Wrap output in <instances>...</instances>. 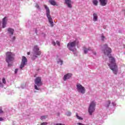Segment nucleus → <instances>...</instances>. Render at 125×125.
I'll use <instances>...</instances> for the list:
<instances>
[{"mask_svg": "<svg viewBox=\"0 0 125 125\" xmlns=\"http://www.w3.org/2000/svg\"><path fill=\"white\" fill-rule=\"evenodd\" d=\"M104 48H105V50L104 51V54L106 55V56H108V57L109 58V62L108 63V65L111 70L113 71L114 74H115V75H117V73H118V66L116 64L115 58L112 57V55H111L112 49L108 47L107 44L104 45Z\"/></svg>", "mask_w": 125, "mask_h": 125, "instance_id": "nucleus-1", "label": "nucleus"}, {"mask_svg": "<svg viewBox=\"0 0 125 125\" xmlns=\"http://www.w3.org/2000/svg\"><path fill=\"white\" fill-rule=\"evenodd\" d=\"M14 56L15 55L11 52H7L6 53V62L8 63V67L12 66V63L10 62H12L14 60Z\"/></svg>", "mask_w": 125, "mask_h": 125, "instance_id": "nucleus-2", "label": "nucleus"}, {"mask_svg": "<svg viewBox=\"0 0 125 125\" xmlns=\"http://www.w3.org/2000/svg\"><path fill=\"white\" fill-rule=\"evenodd\" d=\"M96 106V103H95V101H93L91 102L88 109V112L90 116H92V114L94 113L95 111Z\"/></svg>", "mask_w": 125, "mask_h": 125, "instance_id": "nucleus-3", "label": "nucleus"}, {"mask_svg": "<svg viewBox=\"0 0 125 125\" xmlns=\"http://www.w3.org/2000/svg\"><path fill=\"white\" fill-rule=\"evenodd\" d=\"M44 7L46 9V16L48 18L49 23L51 25V27H53V21L50 16V11L49 10V8L46 6V5H44Z\"/></svg>", "mask_w": 125, "mask_h": 125, "instance_id": "nucleus-4", "label": "nucleus"}, {"mask_svg": "<svg viewBox=\"0 0 125 125\" xmlns=\"http://www.w3.org/2000/svg\"><path fill=\"white\" fill-rule=\"evenodd\" d=\"M34 83L35 89H36V90H40V88L39 87L42 85V78L40 77H37L34 81Z\"/></svg>", "mask_w": 125, "mask_h": 125, "instance_id": "nucleus-5", "label": "nucleus"}, {"mask_svg": "<svg viewBox=\"0 0 125 125\" xmlns=\"http://www.w3.org/2000/svg\"><path fill=\"white\" fill-rule=\"evenodd\" d=\"M76 45H77L76 41L69 42L67 44V48H68V49L73 52H76L77 51V49H76Z\"/></svg>", "mask_w": 125, "mask_h": 125, "instance_id": "nucleus-6", "label": "nucleus"}, {"mask_svg": "<svg viewBox=\"0 0 125 125\" xmlns=\"http://www.w3.org/2000/svg\"><path fill=\"white\" fill-rule=\"evenodd\" d=\"M76 90L78 93H81V94H84L85 93V88L80 83L76 84Z\"/></svg>", "mask_w": 125, "mask_h": 125, "instance_id": "nucleus-7", "label": "nucleus"}, {"mask_svg": "<svg viewBox=\"0 0 125 125\" xmlns=\"http://www.w3.org/2000/svg\"><path fill=\"white\" fill-rule=\"evenodd\" d=\"M83 50L84 51V53H85V54H86V53L89 52V51H91V52H92L94 55H96V52L94 51V50L92 48H90V47L86 48L85 47H84L83 48Z\"/></svg>", "mask_w": 125, "mask_h": 125, "instance_id": "nucleus-8", "label": "nucleus"}, {"mask_svg": "<svg viewBox=\"0 0 125 125\" xmlns=\"http://www.w3.org/2000/svg\"><path fill=\"white\" fill-rule=\"evenodd\" d=\"M27 58L25 56H22L21 60V63L20 66V69H23L25 65H27Z\"/></svg>", "mask_w": 125, "mask_h": 125, "instance_id": "nucleus-9", "label": "nucleus"}, {"mask_svg": "<svg viewBox=\"0 0 125 125\" xmlns=\"http://www.w3.org/2000/svg\"><path fill=\"white\" fill-rule=\"evenodd\" d=\"M33 52L34 55H41V54H42V52L40 51L39 46L37 45L34 46L33 48Z\"/></svg>", "mask_w": 125, "mask_h": 125, "instance_id": "nucleus-10", "label": "nucleus"}, {"mask_svg": "<svg viewBox=\"0 0 125 125\" xmlns=\"http://www.w3.org/2000/svg\"><path fill=\"white\" fill-rule=\"evenodd\" d=\"M64 3L68 8L73 7V1H72V0H64Z\"/></svg>", "mask_w": 125, "mask_h": 125, "instance_id": "nucleus-11", "label": "nucleus"}, {"mask_svg": "<svg viewBox=\"0 0 125 125\" xmlns=\"http://www.w3.org/2000/svg\"><path fill=\"white\" fill-rule=\"evenodd\" d=\"M6 24H7V17H5L2 20V28L4 29L6 27Z\"/></svg>", "mask_w": 125, "mask_h": 125, "instance_id": "nucleus-12", "label": "nucleus"}, {"mask_svg": "<svg viewBox=\"0 0 125 125\" xmlns=\"http://www.w3.org/2000/svg\"><path fill=\"white\" fill-rule=\"evenodd\" d=\"M100 1V5L102 6H105L107 5V3H108L107 0H99Z\"/></svg>", "mask_w": 125, "mask_h": 125, "instance_id": "nucleus-13", "label": "nucleus"}, {"mask_svg": "<svg viewBox=\"0 0 125 125\" xmlns=\"http://www.w3.org/2000/svg\"><path fill=\"white\" fill-rule=\"evenodd\" d=\"M93 21L94 22L98 21V15H97V13L93 14Z\"/></svg>", "mask_w": 125, "mask_h": 125, "instance_id": "nucleus-14", "label": "nucleus"}, {"mask_svg": "<svg viewBox=\"0 0 125 125\" xmlns=\"http://www.w3.org/2000/svg\"><path fill=\"white\" fill-rule=\"evenodd\" d=\"M72 77V74L68 73L66 75H65L63 77V81H66L67 80H69Z\"/></svg>", "mask_w": 125, "mask_h": 125, "instance_id": "nucleus-15", "label": "nucleus"}, {"mask_svg": "<svg viewBox=\"0 0 125 125\" xmlns=\"http://www.w3.org/2000/svg\"><path fill=\"white\" fill-rule=\"evenodd\" d=\"M56 59L57 64H60V65H63V61H62L61 59L59 58L58 56H57Z\"/></svg>", "mask_w": 125, "mask_h": 125, "instance_id": "nucleus-16", "label": "nucleus"}, {"mask_svg": "<svg viewBox=\"0 0 125 125\" xmlns=\"http://www.w3.org/2000/svg\"><path fill=\"white\" fill-rule=\"evenodd\" d=\"M49 0V3H50V4H51V5H54L55 6L56 5L57 6V3L56 2V1H55V0Z\"/></svg>", "mask_w": 125, "mask_h": 125, "instance_id": "nucleus-17", "label": "nucleus"}, {"mask_svg": "<svg viewBox=\"0 0 125 125\" xmlns=\"http://www.w3.org/2000/svg\"><path fill=\"white\" fill-rule=\"evenodd\" d=\"M14 33V30L12 28L8 29V33L9 34L10 36H12Z\"/></svg>", "mask_w": 125, "mask_h": 125, "instance_id": "nucleus-18", "label": "nucleus"}, {"mask_svg": "<svg viewBox=\"0 0 125 125\" xmlns=\"http://www.w3.org/2000/svg\"><path fill=\"white\" fill-rule=\"evenodd\" d=\"M92 3L95 6H97L98 5V0H93Z\"/></svg>", "mask_w": 125, "mask_h": 125, "instance_id": "nucleus-19", "label": "nucleus"}, {"mask_svg": "<svg viewBox=\"0 0 125 125\" xmlns=\"http://www.w3.org/2000/svg\"><path fill=\"white\" fill-rule=\"evenodd\" d=\"M101 39L102 42H104V41H106V37L104 36V34H103L101 35Z\"/></svg>", "mask_w": 125, "mask_h": 125, "instance_id": "nucleus-20", "label": "nucleus"}, {"mask_svg": "<svg viewBox=\"0 0 125 125\" xmlns=\"http://www.w3.org/2000/svg\"><path fill=\"white\" fill-rule=\"evenodd\" d=\"M110 104H111V101L108 100L105 102V106L108 107L110 105Z\"/></svg>", "mask_w": 125, "mask_h": 125, "instance_id": "nucleus-21", "label": "nucleus"}, {"mask_svg": "<svg viewBox=\"0 0 125 125\" xmlns=\"http://www.w3.org/2000/svg\"><path fill=\"white\" fill-rule=\"evenodd\" d=\"M46 118H47V116H46V115L42 116L41 117V120H45V119H46Z\"/></svg>", "mask_w": 125, "mask_h": 125, "instance_id": "nucleus-22", "label": "nucleus"}, {"mask_svg": "<svg viewBox=\"0 0 125 125\" xmlns=\"http://www.w3.org/2000/svg\"><path fill=\"white\" fill-rule=\"evenodd\" d=\"M76 116L77 119H78V120H83V118L81 117L80 116H78V113L76 114Z\"/></svg>", "mask_w": 125, "mask_h": 125, "instance_id": "nucleus-23", "label": "nucleus"}, {"mask_svg": "<svg viewBox=\"0 0 125 125\" xmlns=\"http://www.w3.org/2000/svg\"><path fill=\"white\" fill-rule=\"evenodd\" d=\"M71 114H72V113H71V112H69V111H68V112H67L65 113V115H66V116H71Z\"/></svg>", "mask_w": 125, "mask_h": 125, "instance_id": "nucleus-24", "label": "nucleus"}, {"mask_svg": "<svg viewBox=\"0 0 125 125\" xmlns=\"http://www.w3.org/2000/svg\"><path fill=\"white\" fill-rule=\"evenodd\" d=\"M2 81L3 83H4V84H5V83H6V81H5V79L3 78L2 79Z\"/></svg>", "mask_w": 125, "mask_h": 125, "instance_id": "nucleus-25", "label": "nucleus"}, {"mask_svg": "<svg viewBox=\"0 0 125 125\" xmlns=\"http://www.w3.org/2000/svg\"><path fill=\"white\" fill-rule=\"evenodd\" d=\"M56 44H57V45H58V46H60V42H59V41H56Z\"/></svg>", "mask_w": 125, "mask_h": 125, "instance_id": "nucleus-26", "label": "nucleus"}, {"mask_svg": "<svg viewBox=\"0 0 125 125\" xmlns=\"http://www.w3.org/2000/svg\"><path fill=\"white\" fill-rule=\"evenodd\" d=\"M5 120V118H1V117H0V122H2V121H4Z\"/></svg>", "mask_w": 125, "mask_h": 125, "instance_id": "nucleus-27", "label": "nucleus"}, {"mask_svg": "<svg viewBox=\"0 0 125 125\" xmlns=\"http://www.w3.org/2000/svg\"><path fill=\"white\" fill-rule=\"evenodd\" d=\"M0 87H3V84L2 83L0 82Z\"/></svg>", "mask_w": 125, "mask_h": 125, "instance_id": "nucleus-28", "label": "nucleus"}, {"mask_svg": "<svg viewBox=\"0 0 125 125\" xmlns=\"http://www.w3.org/2000/svg\"><path fill=\"white\" fill-rule=\"evenodd\" d=\"M18 72V69H16L15 70V74H17Z\"/></svg>", "mask_w": 125, "mask_h": 125, "instance_id": "nucleus-29", "label": "nucleus"}, {"mask_svg": "<svg viewBox=\"0 0 125 125\" xmlns=\"http://www.w3.org/2000/svg\"><path fill=\"white\" fill-rule=\"evenodd\" d=\"M35 7H36V8H40V6H39L38 4H36Z\"/></svg>", "mask_w": 125, "mask_h": 125, "instance_id": "nucleus-30", "label": "nucleus"}, {"mask_svg": "<svg viewBox=\"0 0 125 125\" xmlns=\"http://www.w3.org/2000/svg\"><path fill=\"white\" fill-rule=\"evenodd\" d=\"M52 44H53L54 45H56V42H52Z\"/></svg>", "mask_w": 125, "mask_h": 125, "instance_id": "nucleus-31", "label": "nucleus"}, {"mask_svg": "<svg viewBox=\"0 0 125 125\" xmlns=\"http://www.w3.org/2000/svg\"><path fill=\"white\" fill-rule=\"evenodd\" d=\"M77 125H84V124H83L81 123H77Z\"/></svg>", "mask_w": 125, "mask_h": 125, "instance_id": "nucleus-32", "label": "nucleus"}, {"mask_svg": "<svg viewBox=\"0 0 125 125\" xmlns=\"http://www.w3.org/2000/svg\"><path fill=\"white\" fill-rule=\"evenodd\" d=\"M112 104L113 106H116V103H115L113 102V103H112Z\"/></svg>", "mask_w": 125, "mask_h": 125, "instance_id": "nucleus-33", "label": "nucleus"}, {"mask_svg": "<svg viewBox=\"0 0 125 125\" xmlns=\"http://www.w3.org/2000/svg\"><path fill=\"white\" fill-rule=\"evenodd\" d=\"M55 125H65L63 124H56Z\"/></svg>", "mask_w": 125, "mask_h": 125, "instance_id": "nucleus-34", "label": "nucleus"}, {"mask_svg": "<svg viewBox=\"0 0 125 125\" xmlns=\"http://www.w3.org/2000/svg\"><path fill=\"white\" fill-rule=\"evenodd\" d=\"M2 110H1V109H0V114H1V113H2Z\"/></svg>", "mask_w": 125, "mask_h": 125, "instance_id": "nucleus-35", "label": "nucleus"}, {"mask_svg": "<svg viewBox=\"0 0 125 125\" xmlns=\"http://www.w3.org/2000/svg\"><path fill=\"white\" fill-rule=\"evenodd\" d=\"M12 40L13 41H14V40H15V36L13 37Z\"/></svg>", "mask_w": 125, "mask_h": 125, "instance_id": "nucleus-36", "label": "nucleus"}, {"mask_svg": "<svg viewBox=\"0 0 125 125\" xmlns=\"http://www.w3.org/2000/svg\"><path fill=\"white\" fill-rule=\"evenodd\" d=\"M27 55H30V52H27Z\"/></svg>", "mask_w": 125, "mask_h": 125, "instance_id": "nucleus-37", "label": "nucleus"}, {"mask_svg": "<svg viewBox=\"0 0 125 125\" xmlns=\"http://www.w3.org/2000/svg\"><path fill=\"white\" fill-rule=\"evenodd\" d=\"M1 29V27H0V29Z\"/></svg>", "mask_w": 125, "mask_h": 125, "instance_id": "nucleus-38", "label": "nucleus"}, {"mask_svg": "<svg viewBox=\"0 0 125 125\" xmlns=\"http://www.w3.org/2000/svg\"><path fill=\"white\" fill-rule=\"evenodd\" d=\"M32 59H34V58H33V57H32Z\"/></svg>", "mask_w": 125, "mask_h": 125, "instance_id": "nucleus-39", "label": "nucleus"}, {"mask_svg": "<svg viewBox=\"0 0 125 125\" xmlns=\"http://www.w3.org/2000/svg\"><path fill=\"white\" fill-rule=\"evenodd\" d=\"M35 57L36 58V57H37V56H35Z\"/></svg>", "mask_w": 125, "mask_h": 125, "instance_id": "nucleus-40", "label": "nucleus"}]
</instances>
